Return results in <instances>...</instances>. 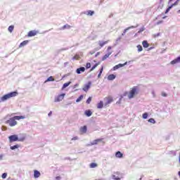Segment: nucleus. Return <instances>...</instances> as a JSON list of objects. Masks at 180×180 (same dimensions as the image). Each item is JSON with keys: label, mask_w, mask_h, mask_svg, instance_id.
<instances>
[{"label": "nucleus", "mask_w": 180, "mask_h": 180, "mask_svg": "<svg viewBox=\"0 0 180 180\" xmlns=\"http://www.w3.org/2000/svg\"><path fill=\"white\" fill-rule=\"evenodd\" d=\"M23 119H26V116L25 115H20V116H14L11 117L8 120L6 123L8 124L11 127H13L18 124V121L16 120H21Z\"/></svg>", "instance_id": "obj_1"}, {"label": "nucleus", "mask_w": 180, "mask_h": 180, "mask_svg": "<svg viewBox=\"0 0 180 180\" xmlns=\"http://www.w3.org/2000/svg\"><path fill=\"white\" fill-rule=\"evenodd\" d=\"M26 137L25 136H22V137L19 138L18 137V135H11L8 137V140L10 143H13L15 141H25V139Z\"/></svg>", "instance_id": "obj_2"}, {"label": "nucleus", "mask_w": 180, "mask_h": 180, "mask_svg": "<svg viewBox=\"0 0 180 180\" xmlns=\"http://www.w3.org/2000/svg\"><path fill=\"white\" fill-rule=\"evenodd\" d=\"M18 96V92L13 91L1 97V101L2 102H5V101H8V99H11V98H15V96Z\"/></svg>", "instance_id": "obj_3"}, {"label": "nucleus", "mask_w": 180, "mask_h": 180, "mask_svg": "<svg viewBox=\"0 0 180 180\" xmlns=\"http://www.w3.org/2000/svg\"><path fill=\"white\" fill-rule=\"evenodd\" d=\"M138 94H139V87L137 86L132 87L128 94L129 99H133V98H134V96L137 95Z\"/></svg>", "instance_id": "obj_4"}, {"label": "nucleus", "mask_w": 180, "mask_h": 180, "mask_svg": "<svg viewBox=\"0 0 180 180\" xmlns=\"http://www.w3.org/2000/svg\"><path fill=\"white\" fill-rule=\"evenodd\" d=\"M91 85H92V82H88L87 84H84L82 89L84 91V92H88V91H89V89L91 88Z\"/></svg>", "instance_id": "obj_5"}, {"label": "nucleus", "mask_w": 180, "mask_h": 180, "mask_svg": "<svg viewBox=\"0 0 180 180\" xmlns=\"http://www.w3.org/2000/svg\"><path fill=\"white\" fill-rule=\"evenodd\" d=\"M105 100L107 101V102L105 103V106H108V105L113 102V98L112 96L105 97Z\"/></svg>", "instance_id": "obj_6"}, {"label": "nucleus", "mask_w": 180, "mask_h": 180, "mask_svg": "<svg viewBox=\"0 0 180 180\" xmlns=\"http://www.w3.org/2000/svg\"><path fill=\"white\" fill-rule=\"evenodd\" d=\"M127 64V62H126L124 64L120 63L118 65H116L115 66L113 67L112 70L113 71H116V70H119V68H122V67H124Z\"/></svg>", "instance_id": "obj_7"}, {"label": "nucleus", "mask_w": 180, "mask_h": 180, "mask_svg": "<svg viewBox=\"0 0 180 180\" xmlns=\"http://www.w3.org/2000/svg\"><path fill=\"white\" fill-rule=\"evenodd\" d=\"M39 32L36 30H31L28 32L27 37H33L34 36H36Z\"/></svg>", "instance_id": "obj_8"}, {"label": "nucleus", "mask_w": 180, "mask_h": 180, "mask_svg": "<svg viewBox=\"0 0 180 180\" xmlns=\"http://www.w3.org/2000/svg\"><path fill=\"white\" fill-rule=\"evenodd\" d=\"M64 96H65V94H60L55 98V102H60L63 101V99H64Z\"/></svg>", "instance_id": "obj_9"}, {"label": "nucleus", "mask_w": 180, "mask_h": 180, "mask_svg": "<svg viewBox=\"0 0 180 180\" xmlns=\"http://www.w3.org/2000/svg\"><path fill=\"white\" fill-rule=\"evenodd\" d=\"M101 141H103V138L94 140V141L91 143V146H96V144H98V143H101Z\"/></svg>", "instance_id": "obj_10"}, {"label": "nucleus", "mask_w": 180, "mask_h": 180, "mask_svg": "<svg viewBox=\"0 0 180 180\" xmlns=\"http://www.w3.org/2000/svg\"><path fill=\"white\" fill-rule=\"evenodd\" d=\"M29 40H25L21 42L19 45V49H22V47H25L27 44H28Z\"/></svg>", "instance_id": "obj_11"}, {"label": "nucleus", "mask_w": 180, "mask_h": 180, "mask_svg": "<svg viewBox=\"0 0 180 180\" xmlns=\"http://www.w3.org/2000/svg\"><path fill=\"white\" fill-rule=\"evenodd\" d=\"M108 43H109V41H99L98 45L100 46V49H102V47H103V46H105V44H108Z\"/></svg>", "instance_id": "obj_12"}, {"label": "nucleus", "mask_w": 180, "mask_h": 180, "mask_svg": "<svg viewBox=\"0 0 180 180\" xmlns=\"http://www.w3.org/2000/svg\"><path fill=\"white\" fill-rule=\"evenodd\" d=\"M77 74H81L82 72H85V68L84 67L79 68L76 70Z\"/></svg>", "instance_id": "obj_13"}, {"label": "nucleus", "mask_w": 180, "mask_h": 180, "mask_svg": "<svg viewBox=\"0 0 180 180\" xmlns=\"http://www.w3.org/2000/svg\"><path fill=\"white\" fill-rule=\"evenodd\" d=\"M87 131V128L86 126H83L80 128V133L81 134H85V133H86Z\"/></svg>", "instance_id": "obj_14"}, {"label": "nucleus", "mask_w": 180, "mask_h": 180, "mask_svg": "<svg viewBox=\"0 0 180 180\" xmlns=\"http://www.w3.org/2000/svg\"><path fill=\"white\" fill-rule=\"evenodd\" d=\"M178 63H180V56H179L176 59L172 60L170 62V64H172V65L178 64Z\"/></svg>", "instance_id": "obj_15"}, {"label": "nucleus", "mask_w": 180, "mask_h": 180, "mask_svg": "<svg viewBox=\"0 0 180 180\" xmlns=\"http://www.w3.org/2000/svg\"><path fill=\"white\" fill-rule=\"evenodd\" d=\"M84 115H86V116H87V117H89L92 116V111H91V110H86L84 112Z\"/></svg>", "instance_id": "obj_16"}, {"label": "nucleus", "mask_w": 180, "mask_h": 180, "mask_svg": "<svg viewBox=\"0 0 180 180\" xmlns=\"http://www.w3.org/2000/svg\"><path fill=\"white\" fill-rule=\"evenodd\" d=\"M110 54H112V52H108L107 54L104 55L102 58V61H105L106 58H109V56H110Z\"/></svg>", "instance_id": "obj_17"}, {"label": "nucleus", "mask_w": 180, "mask_h": 180, "mask_svg": "<svg viewBox=\"0 0 180 180\" xmlns=\"http://www.w3.org/2000/svg\"><path fill=\"white\" fill-rule=\"evenodd\" d=\"M115 157H117V158H123V153H121L120 151H117L115 153Z\"/></svg>", "instance_id": "obj_18"}, {"label": "nucleus", "mask_w": 180, "mask_h": 180, "mask_svg": "<svg viewBox=\"0 0 180 180\" xmlns=\"http://www.w3.org/2000/svg\"><path fill=\"white\" fill-rule=\"evenodd\" d=\"M40 172L37 171V170H34V178H39L40 176Z\"/></svg>", "instance_id": "obj_19"}, {"label": "nucleus", "mask_w": 180, "mask_h": 180, "mask_svg": "<svg viewBox=\"0 0 180 180\" xmlns=\"http://www.w3.org/2000/svg\"><path fill=\"white\" fill-rule=\"evenodd\" d=\"M65 29H71V25L66 24L60 28V30H65Z\"/></svg>", "instance_id": "obj_20"}, {"label": "nucleus", "mask_w": 180, "mask_h": 180, "mask_svg": "<svg viewBox=\"0 0 180 180\" xmlns=\"http://www.w3.org/2000/svg\"><path fill=\"white\" fill-rule=\"evenodd\" d=\"M115 78H116V76L115 75H110L108 77V79L109 81H113V79H115Z\"/></svg>", "instance_id": "obj_21"}, {"label": "nucleus", "mask_w": 180, "mask_h": 180, "mask_svg": "<svg viewBox=\"0 0 180 180\" xmlns=\"http://www.w3.org/2000/svg\"><path fill=\"white\" fill-rule=\"evenodd\" d=\"M97 108H98V109H102V108H103V101H100L97 104Z\"/></svg>", "instance_id": "obj_22"}, {"label": "nucleus", "mask_w": 180, "mask_h": 180, "mask_svg": "<svg viewBox=\"0 0 180 180\" xmlns=\"http://www.w3.org/2000/svg\"><path fill=\"white\" fill-rule=\"evenodd\" d=\"M142 44L145 49H147L150 45L148 44V42L147 41H143L142 42Z\"/></svg>", "instance_id": "obj_23"}, {"label": "nucleus", "mask_w": 180, "mask_h": 180, "mask_svg": "<svg viewBox=\"0 0 180 180\" xmlns=\"http://www.w3.org/2000/svg\"><path fill=\"white\" fill-rule=\"evenodd\" d=\"M133 27H134L131 26V27H129L126 28L122 33V36H124V34H126V33L127 32V30H129V29H133Z\"/></svg>", "instance_id": "obj_24"}, {"label": "nucleus", "mask_w": 180, "mask_h": 180, "mask_svg": "<svg viewBox=\"0 0 180 180\" xmlns=\"http://www.w3.org/2000/svg\"><path fill=\"white\" fill-rule=\"evenodd\" d=\"M96 167H98V164L95 162H92L89 165L90 168H96Z\"/></svg>", "instance_id": "obj_25"}, {"label": "nucleus", "mask_w": 180, "mask_h": 180, "mask_svg": "<svg viewBox=\"0 0 180 180\" xmlns=\"http://www.w3.org/2000/svg\"><path fill=\"white\" fill-rule=\"evenodd\" d=\"M180 0H176L174 4H172L170 6H172V8H174V6H178V4H179Z\"/></svg>", "instance_id": "obj_26"}, {"label": "nucleus", "mask_w": 180, "mask_h": 180, "mask_svg": "<svg viewBox=\"0 0 180 180\" xmlns=\"http://www.w3.org/2000/svg\"><path fill=\"white\" fill-rule=\"evenodd\" d=\"M13 29H15V26L13 25H10L8 27V32H10V33H12L13 32Z\"/></svg>", "instance_id": "obj_27"}, {"label": "nucleus", "mask_w": 180, "mask_h": 180, "mask_svg": "<svg viewBox=\"0 0 180 180\" xmlns=\"http://www.w3.org/2000/svg\"><path fill=\"white\" fill-rule=\"evenodd\" d=\"M99 64H101V63H96L90 70V71H94L95 70V68H96V67H98V65H99Z\"/></svg>", "instance_id": "obj_28"}, {"label": "nucleus", "mask_w": 180, "mask_h": 180, "mask_svg": "<svg viewBox=\"0 0 180 180\" xmlns=\"http://www.w3.org/2000/svg\"><path fill=\"white\" fill-rule=\"evenodd\" d=\"M70 84H71V82L65 83V84H63V89L67 88V86H69Z\"/></svg>", "instance_id": "obj_29"}, {"label": "nucleus", "mask_w": 180, "mask_h": 180, "mask_svg": "<svg viewBox=\"0 0 180 180\" xmlns=\"http://www.w3.org/2000/svg\"><path fill=\"white\" fill-rule=\"evenodd\" d=\"M82 99H84V96L81 95L80 96H79V98L76 100V102H81Z\"/></svg>", "instance_id": "obj_30"}, {"label": "nucleus", "mask_w": 180, "mask_h": 180, "mask_svg": "<svg viewBox=\"0 0 180 180\" xmlns=\"http://www.w3.org/2000/svg\"><path fill=\"white\" fill-rule=\"evenodd\" d=\"M94 13H95V12H94L92 11H87V15L89 16H92L94 15Z\"/></svg>", "instance_id": "obj_31"}, {"label": "nucleus", "mask_w": 180, "mask_h": 180, "mask_svg": "<svg viewBox=\"0 0 180 180\" xmlns=\"http://www.w3.org/2000/svg\"><path fill=\"white\" fill-rule=\"evenodd\" d=\"M19 147V145H15L13 146H11V150H16V148H18Z\"/></svg>", "instance_id": "obj_32"}, {"label": "nucleus", "mask_w": 180, "mask_h": 180, "mask_svg": "<svg viewBox=\"0 0 180 180\" xmlns=\"http://www.w3.org/2000/svg\"><path fill=\"white\" fill-rule=\"evenodd\" d=\"M46 81H47V82H53V81H54V77H53V76H51V77H49L47 79Z\"/></svg>", "instance_id": "obj_33"}, {"label": "nucleus", "mask_w": 180, "mask_h": 180, "mask_svg": "<svg viewBox=\"0 0 180 180\" xmlns=\"http://www.w3.org/2000/svg\"><path fill=\"white\" fill-rule=\"evenodd\" d=\"M91 101H92V97H89L86 102L88 105H89V103H91Z\"/></svg>", "instance_id": "obj_34"}, {"label": "nucleus", "mask_w": 180, "mask_h": 180, "mask_svg": "<svg viewBox=\"0 0 180 180\" xmlns=\"http://www.w3.org/2000/svg\"><path fill=\"white\" fill-rule=\"evenodd\" d=\"M138 51H143V46L141 45L137 46Z\"/></svg>", "instance_id": "obj_35"}, {"label": "nucleus", "mask_w": 180, "mask_h": 180, "mask_svg": "<svg viewBox=\"0 0 180 180\" xmlns=\"http://www.w3.org/2000/svg\"><path fill=\"white\" fill-rule=\"evenodd\" d=\"M148 122H149L150 123H153V124H154V123H155V120H154L153 118H150V119L148 120Z\"/></svg>", "instance_id": "obj_36"}, {"label": "nucleus", "mask_w": 180, "mask_h": 180, "mask_svg": "<svg viewBox=\"0 0 180 180\" xmlns=\"http://www.w3.org/2000/svg\"><path fill=\"white\" fill-rule=\"evenodd\" d=\"M148 117V114L147 112H145L143 114V119H147Z\"/></svg>", "instance_id": "obj_37"}, {"label": "nucleus", "mask_w": 180, "mask_h": 180, "mask_svg": "<svg viewBox=\"0 0 180 180\" xmlns=\"http://www.w3.org/2000/svg\"><path fill=\"white\" fill-rule=\"evenodd\" d=\"M171 9H172V6H169L167 8V10H166V11H165V13H168V12H169V11H171Z\"/></svg>", "instance_id": "obj_38"}, {"label": "nucleus", "mask_w": 180, "mask_h": 180, "mask_svg": "<svg viewBox=\"0 0 180 180\" xmlns=\"http://www.w3.org/2000/svg\"><path fill=\"white\" fill-rule=\"evenodd\" d=\"M112 179L120 180V178L119 176H116V175H112Z\"/></svg>", "instance_id": "obj_39"}, {"label": "nucleus", "mask_w": 180, "mask_h": 180, "mask_svg": "<svg viewBox=\"0 0 180 180\" xmlns=\"http://www.w3.org/2000/svg\"><path fill=\"white\" fill-rule=\"evenodd\" d=\"M6 176H8V174L4 173V174H2V176H1V178H2L3 179H5L6 178Z\"/></svg>", "instance_id": "obj_40"}, {"label": "nucleus", "mask_w": 180, "mask_h": 180, "mask_svg": "<svg viewBox=\"0 0 180 180\" xmlns=\"http://www.w3.org/2000/svg\"><path fill=\"white\" fill-rule=\"evenodd\" d=\"M91 67V63H87L86 64V68L88 70Z\"/></svg>", "instance_id": "obj_41"}, {"label": "nucleus", "mask_w": 180, "mask_h": 180, "mask_svg": "<svg viewBox=\"0 0 180 180\" xmlns=\"http://www.w3.org/2000/svg\"><path fill=\"white\" fill-rule=\"evenodd\" d=\"M168 95L165 92H162V96L167 97Z\"/></svg>", "instance_id": "obj_42"}, {"label": "nucleus", "mask_w": 180, "mask_h": 180, "mask_svg": "<svg viewBox=\"0 0 180 180\" xmlns=\"http://www.w3.org/2000/svg\"><path fill=\"white\" fill-rule=\"evenodd\" d=\"M102 72H103V66L101 67L99 73H100V74H102Z\"/></svg>", "instance_id": "obj_43"}, {"label": "nucleus", "mask_w": 180, "mask_h": 180, "mask_svg": "<svg viewBox=\"0 0 180 180\" xmlns=\"http://www.w3.org/2000/svg\"><path fill=\"white\" fill-rule=\"evenodd\" d=\"M102 72H103V66L101 67L99 73H100V74H102Z\"/></svg>", "instance_id": "obj_44"}, {"label": "nucleus", "mask_w": 180, "mask_h": 180, "mask_svg": "<svg viewBox=\"0 0 180 180\" xmlns=\"http://www.w3.org/2000/svg\"><path fill=\"white\" fill-rule=\"evenodd\" d=\"M78 140V136H75L72 139V141Z\"/></svg>", "instance_id": "obj_45"}, {"label": "nucleus", "mask_w": 180, "mask_h": 180, "mask_svg": "<svg viewBox=\"0 0 180 180\" xmlns=\"http://www.w3.org/2000/svg\"><path fill=\"white\" fill-rule=\"evenodd\" d=\"M107 50H108V51H109V50H112V46H108Z\"/></svg>", "instance_id": "obj_46"}, {"label": "nucleus", "mask_w": 180, "mask_h": 180, "mask_svg": "<svg viewBox=\"0 0 180 180\" xmlns=\"http://www.w3.org/2000/svg\"><path fill=\"white\" fill-rule=\"evenodd\" d=\"M56 179L60 180V179H61V177H60V176H56Z\"/></svg>", "instance_id": "obj_47"}, {"label": "nucleus", "mask_w": 180, "mask_h": 180, "mask_svg": "<svg viewBox=\"0 0 180 180\" xmlns=\"http://www.w3.org/2000/svg\"><path fill=\"white\" fill-rule=\"evenodd\" d=\"M51 115H53V112L51 111V112L48 114V115H49V116H51Z\"/></svg>", "instance_id": "obj_48"}, {"label": "nucleus", "mask_w": 180, "mask_h": 180, "mask_svg": "<svg viewBox=\"0 0 180 180\" xmlns=\"http://www.w3.org/2000/svg\"><path fill=\"white\" fill-rule=\"evenodd\" d=\"M2 158H4V155H0V160H2Z\"/></svg>", "instance_id": "obj_49"}, {"label": "nucleus", "mask_w": 180, "mask_h": 180, "mask_svg": "<svg viewBox=\"0 0 180 180\" xmlns=\"http://www.w3.org/2000/svg\"><path fill=\"white\" fill-rule=\"evenodd\" d=\"M101 75H102V74L99 73L98 75V78H101Z\"/></svg>", "instance_id": "obj_50"}, {"label": "nucleus", "mask_w": 180, "mask_h": 180, "mask_svg": "<svg viewBox=\"0 0 180 180\" xmlns=\"http://www.w3.org/2000/svg\"><path fill=\"white\" fill-rule=\"evenodd\" d=\"M173 0H169L168 4H171V2H172Z\"/></svg>", "instance_id": "obj_51"}, {"label": "nucleus", "mask_w": 180, "mask_h": 180, "mask_svg": "<svg viewBox=\"0 0 180 180\" xmlns=\"http://www.w3.org/2000/svg\"><path fill=\"white\" fill-rule=\"evenodd\" d=\"M179 12H180V10L179 11Z\"/></svg>", "instance_id": "obj_52"}, {"label": "nucleus", "mask_w": 180, "mask_h": 180, "mask_svg": "<svg viewBox=\"0 0 180 180\" xmlns=\"http://www.w3.org/2000/svg\"><path fill=\"white\" fill-rule=\"evenodd\" d=\"M96 180H99V179H96Z\"/></svg>", "instance_id": "obj_53"}]
</instances>
